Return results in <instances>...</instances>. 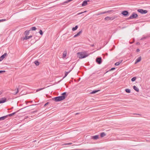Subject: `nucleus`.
Returning <instances> with one entry per match:
<instances>
[{
	"instance_id": "36",
	"label": "nucleus",
	"mask_w": 150,
	"mask_h": 150,
	"mask_svg": "<svg viewBox=\"0 0 150 150\" xmlns=\"http://www.w3.org/2000/svg\"><path fill=\"white\" fill-rule=\"evenodd\" d=\"M5 72V71L1 70V71H0V73H3V72Z\"/></svg>"
},
{
	"instance_id": "33",
	"label": "nucleus",
	"mask_w": 150,
	"mask_h": 150,
	"mask_svg": "<svg viewBox=\"0 0 150 150\" xmlns=\"http://www.w3.org/2000/svg\"><path fill=\"white\" fill-rule=\"evenodd\" d=\"M6 20H7L6 19L0 20V22H1L4 21H6Z\"/></svg>"
},
{
	"instance_id": "9",
	"label": "nucleus",
	"mask_w": 150,
	"mask_h": 150,
	"mask_svg": "<svg viewBox=\"0 0 150 150\" xmlns=\"http://www.w3.org/2000/svg\"><path fill=\"white\" fill-rule=\"evenodd\" d=\"M32 37V35H30V36H25V37H24L23 38V40H28V39H29L30 38H31Z\"/></svg>"
},
{
	"instance_id": "12",
	"label": "nucleus",
	"mask_w": 150,
	"mask_h": 150,
	"mask_svg": "<svg viewBox=\"0 0 150 150\" xmlns=\"http://www.w3.org/2000/svg\"><path fill=\"white\" fill-rule=\"evenodd\" d=\"M8 116V115H6V116H4L0 117V120H4Z\"/></svg>"
},
{
	"instance_id": "11",
	"label": "nucleus",
	"mask_w": 150,
	"mask_h": 150,
	"mask_svg": "<svg viewBox=\"0 0 150 150\" xmlns=\"http://www.w3.org/2000/svg\"><path fill=\"white\" fill-rule=\"evenodd\" d=\"M141 60V57H139L137 59L135 62V64H136L137 63H138L140 62Z\"/></svg>"
},
{
	"instance_id": "19",
	"label": "nucleus",
	"mask_w": 150,
	"mask_h": 150,
	"mask_svg": "<svg viewBox=\"0 0 150 150\" xmlns=\"http://www.w3.org/2000/svg\"><path fill=\"white\" fill-rule=\"evenodd\" d=\"M7 55V54L6 53H5L4 54L2 55L1 57L3 59Z\"/></svg>"
},
{
	"instance_id": "24",
	"label": "nucleus",
	"mask_w": 150,
	"mask_h": 150,
	"mask_svg": "<svg viewBox=\"0 0 150 150\" xmlns=\"http://www.w3.org/2000/svg\"><path fill=\"white\" fill-rule=\"evenodd\" d=\"M78 27V25H76L74 27H73L72 28V30L73 31H75L77 30Z\"/></svg>"
},
{
	"instance_id": "35",
	"label": "nucleus",
	"mask_w": 150,
	"mask_h": 150,
	"mask_svg": "<svg viewBox=\"0 0 150 150\" xmlns=\"http://www.w3.org/2000/svg\"><path fill=\"white\" fill-rule=\"evenodd\" d=\"M71 143H65L64 144L65 145H70L71 144Z\"/></svg>"
},
{
	"instance_id": "14",
	"label": "nucleus",
	"mask_w": 150,
	"mask_h": 150,
	"mask_svg": "<svg viewBox=\"0 0 150 150\" xmlns=\"http://www.w3.org/2000/svg\"><path fill=\"white\" fill-rule=\"evenodd\" d=\"M67 54V51H65L64 52L63 55V58H65L66 57Z\"/></svg>"
},
{
	"instance_id": "32",
	"label": "nucleus",
	"mask_w": 150,
	"mask_h": 150,
	"mask_svg": "<svg viewBox=\"0 0 150 150\" xmlns=\"http://www.w3.org/2000/svg\"><path fill=\"white\" fill-rule=\"evenodd\" d=\"M39 33L41 35H42L43 34L42 31L41 30H40Z\"/></svg>"
},
{
	"instance_id": "15",
	"label": "nucleus",
	"mask_w": 150,
	"mask_h": 150,
	"mask_svg": "<svg viewBox=\"0 0 150 150\" xmlns=\"http://www.w3.org/2000/svg\"><path fill=\"white\" fill-rule=\"evenodd\" d=\"M134 89L136 91L138 92L139 91V89L136 86H133Z\"/></svg>"
},
{
	"instance_id": "45",
	"label": "nucleus",
	"mask_w": 150,
	"mask_h": 150,
	"mask_svg": "<svg viewBox=\"0 0 150 150\" xmlns=\"http://www.w3.org/2000/svg\"><path fill=\"white\" fill-rule=\"evenodd\" d=\"M37 112V111H33V113H35V112Z\"/></svg>"
},
{
	"instance_id": "37",
	"label": "nucleus",
	"mask_w": 150,
	"mask_h": 150,
	"mask_svg": "<svg viewBox=\"0 0 150 150\" xmlns=\"http://www.w3.org/2000/svg\"><path fill=\"white\" fill-rule=\"evenodd\" d=\"M66 92H64L62 94V95H63L62 96H64V95L66 94Z\"/></svg>"
},
{
	"instance_id": "40",
	"label": "nucleus",
	"mask_w": 150,
	"mask_h": 150,
	"mask_svg": "<svg viewBox=\"0 0 150 150\" xmlns=\"http://www.w3.org/2000/svg\"><path fill=\"white\" fill-rule=\"evenodd\" d=\"M115 69V68L113 67V68H112L110 70H114Z\"/></svg>"
},
{
	"instance_id": "21",
	"label": "nucleus",
	"mask_w": 150,
	"mask_h": 150,
	"mask_svg": "<svg viewBox=\"0 0 150 150\" xmlns=\"http://www.w3.org/2000/svg\"><path fill=\"white\" fill-rule=\"evenodd\" d=\"M110 11H105V12H100L98 15H101V14H103L105 13H109V12H110Z\"/></svg>"
},
{
	"instance_id": "20",
	"label": "nucleus",
	"mask_w": 150,
	"mask_h": 150,
	"mask_svg": "<svg viewBox=\"0 0 150 150\" xmlns=\"http://www.w3.org/2000/svg\"><path fill=\"white\" fill-rule=\"evenodd\" d=\"M122 60L120 62H117L115 63V66H118L122 62Z\"/></svg>"
},
{
	"instance_id": "44",
	"label": "nucleus",
	"mask_w": 150,
	"mask_h": 150,
	"mask_svg": "<svg viewBox=\"0 0 150 150\" xmlns=\"http://www.w3.org/2000/svg\"><path fill=\"white\" fill-rule=\"evenodd\" d=\"M71 71V70H70L68 72H69V73Z\"/></svg>"
},
{
	"instance_id": "6",
	"label": "nucleus",
	"mask_w": 150,
	"mask_h": 150,
	"mask_svg": "<svg viewBox=\"0 0 150 150\" xmlns=\"http://www.w3.org/2000/svg\"><path fill=\"white\" fill-rule=\"evenodd\" d=\"M89 0H85L83 1L82 4V6H84L88 4L87 2H89Z\"/></svg>"
},
{
	"instance_id": "29",
	"label": "nucleus",
	"mask_w": 150,
	"mask_h": 150,
	"mask_svg": "<svg viewBox=\"0 0 150 150\" xmlns=\"http://www.w3.org/2000/svg\"><path fill=\"white\" fill-rule=\"evenodd\" d=\"M136 77H134L131 79V81H134L136 80Z\"/></svg>"
},
{
	"instance_id": "31",
	"label": "nucleus",
	"mask_w": 150,
	"mask_h": 150,
	"mask_svg": "<svg viewBox=\"0 0 150 150\" xmlns=\"http://www.w3.org/2000/svg\"><path fill=\"white\" fill-rule=\"evenodd\" d=\"M69 74V72H65V76L63 78H64L65 77H66L68 75V74Z\"/></svg>"
},
{
	"instance_id": "47",
	"label": "nucleus",
	"mask_w": 150,
	"mask_h": 150,
	"mask_svg": "<svg viewBox=\"0 0 150 150\" xmlns=\"http://www.w3.org/2000/svg\"><path fill=\"white\" fill-rule=\"evenodd\" d=\"M32 102V101H30V102Z\"/></svg>"
},
{
	"instance_id": "16",
	"label": "nucleus",
	"mask_w": 150,
	"mask_h": 150,
	"mask_svg": "<svg viewBox=\"0 0 150 150\" xmlns=\"http://www.w3.org/2000/svg\"><path fill=\"white\" fill-rule=\"evenodd\" d=\"M92 138L94 139H98L99 137L98 135H96L92 137Z\"/></svg>"
},
{
	"instance_id": "38",
	"label": "nucleus",
	"mask_w": 150,
	"mask_h": 150,
	"mask_svg": "<svg viewBox=\"0 0 150 150\" xmlns=\"http://www.w3.org/2000/svg\"><path fill=\"white\" fill-rule=\"evenodd\" d=\"M140 51V50L139 49H137L136 50V52H138Z\"/></svg>"
},
{
	"instance_id": "8",
	"label": "nucleus",
	"mask_w": 150,
	"mask_h": 150,
	"mask_svg": "<svg viewBox=\"0 0 150 150\" xmlns=\"http://www.w3.org/2000/svg\"><path fill=\"white\" fill-rule=\"evenodd\" d=\"M7 100L6 98H2L0 99V103H3L5 102Z\"/></svg>"
},
{
	"instance_id": "2",
	"label": "nucleus",
	"mask_w": 150,
	"mask_h": 150,
	"mask_svg": "<svg viewBox=\"0 0 150 150\" xmlns=\"http://www.w3.org/2000/svg\"><path fill=\"white\" fill-rule=\"evenodd\" d=\"M66 97L64 96H61L52 98V100L56 102L59 101L64 99Z\"/></svg>"
},
{
	"instance_id": "1",
	"label": "nucleus",
	"mask_w": 150,
	"mask_h": 150,
	"mask_svg": "<svg viewBox=\"0 0 150 150\" xmlns=\"http://www.w3.org/2000/svg\"><path fill=\"white\" fill-rule=\"evenodd\" d=\"M77 55V57L80 59L85 58L88 56L86 52H78Z\"/></svg>"
},
{
	"instance_id": "10",
	"label": "nucleus",
	"mask_w": 150,
	"mask_h": 150,
	"mask_svg": "<svg viewBox=\"0 0 150 150\" xmlns=\"http://www.w3.org/2000/svg\"><path fill=\"white\" fill-rule=\"evenodd\" d=\"M114 19V18H113L112 17H110L107 16V17H106L104 19L105 20H112Z\"/></svg>"
},
{
	"instance_id": "26",
	"label": "nucleus",
	"mask_w": 150,
	"mask_h": 150,
	"mask_svg": "<svg viewBox=\"0 0 150 150\" xmlns=\"http://www.w3.org/2000/svg\"><path fill=\"white\" fill-rule=\"evenodd\" d=\"M125 91L127 93H130V90L128 88L126 89H125Z\"/></svg>"
},
{
	"instance_id": "18",
	"label": "nucleus",
	"mask_w": 150,
	"mask_h": 150,
	"mask_svg": "<svg viewBox=\"0 0 150 150\" xmlns=\"http://www.w3.org/2000/svg\"><path fill=\"white\" fill-rule=\"evenodd\" d=\"M100 91V90L93 91L92 92H91L90 93H91V94L95 93H96L97 92H98Z\"/></svg>"
},
{
	"instance_id": "4",
	"label": "nucleus",
	"mask_w": 150,
	"mask_h": 150,
	"mask_svg": "<svg viewBox=\"0 0 150 150\" xmlns=\"http://www.w3.org/2000/svg\"><path fill=\"white\" fill-rule=\"evenodd\" d=\"M137 11L141 14H146L147 13V11L146 10H144L142 9H138Z\"/></svg>"
},
{
	"instance_id": "48",
	"label": "nucleus",
	"mask_w": 150,
	"mask_h": 150,
	"mask_svg": "<svg viewBox=\"0 0 150 150\" xmlns=\"http://www.w3.org/2000/svg\"><path fill=\"white\" fill-rule=\"evenodd\" d=\"M136 115H139V114H136Z\"/></svg>"
},
{
	"instance_id": "28",
	"label": "nucleus",
	"mask_w": 150,
	"mask_h": 150,
	"mask_svg": "<svg viewBox=\"0 0 150 150\" xmlns=\"http://www.w3.org/2000/svg\"><path fill=\"white\" fill-rule=\"evenodd\" d=\"M16 92L15 93H14L13 94L14 95H16L18 93V88H17L16 89Z\"/></svg>"
},
{
	"instance_id": "7",
	"label": "nucleus",
	"mask_w": 150,
	"mask_h": 150,
	"mask_svg": "<svg viewBox=\"0 0 150 150\" xmlns=\"http://www.w3.org/2000/svg\"><path fill=\"white\" fill-rule=\"evenodd\" d=\"M122 14L125 16H127L128 15L129 12L127 11H124L122 12Z\"/></svg>"
},
{
	"instance_id": "43",
	"label": "nucleus",
	"mask_w": 150,
	"mask_h": 150,
	"mask_svg": "<svg viewBox=\"0 0 150 150\" xmlns=\"http://www.w3.org/2000/svg\"><path fill=\"white\" fill-rule=\"evenodd\" d=\"M79 114V113H76L75 114V115H78Z\"/></svg>"
},
{
	"instance_id": "23",
	"label": "nucleus",
	"mask_w": 150,
	"mask_h": 150,
	"mask_svg": "<svg viewBox=\"0 0 150 150\" xmlns=\"http://www.w3.org/2000/svg\"><path fill=\"white\" fill-rule=\"evenodd\" d=\"M106 135V134L104 132H102L100 134V137H103Z\"/></svg>"
},
{
	"instance_id": "17",
	"label": "nucleus",
	"mask_w": 150,
	"mask_h": 150,
	"mask_svg": "<svg viewBox=\"0 0 150 150\" xmlns=\"http://www.w3.org/2000/svg\"><path fill=\"white\" fill-rule=\"evenodd\" d=\"M82 33V31H80L79 32L76 34L74 36V38H75L77 36H78L81 33Z\"/></svg>"
},
{
	"instance_id": "42",
	"label": "nucleus",
	"mask_w": 150,
	"mask_h": 150,
	"mask_svg": "<svg viewBox=\"0 0 150 150\" xmlns=\"http://www.w3.org/2000/svg\"><path fill=\"white\" fill-rule=\"evenodd\" d=\"M48 104V103H47L45 105V106H46Z\"/></svg>"
},
{
	"instance_id": "46",
	"label": "nucleus",
	"mask_w": 150,
	"mask_h": 150,
	"mask_svg": "<svg viewBox=\"0 0 150 150\" xmlns=\"http://www.w3.org/2000/svg\"><path fill=\"white\" fill-rule=\"evenodd\" d=\"M94 46V45H91V46H92V47H93V46Z\"/></svg>"
},
{
	"instance_id": "27",
	"label": "nucleus",
	"mask_w": 150,
	"mask_h": 150,
	"mask_svg": "<svg viewBox=\"0 0 150 150\" xmlns=\"http://www.w3.org/2000/svg\"><path fill=\"white\" fill-rule=\"evenodd\" d=\"M31 29L32 30H35L36 29V28L35 27H33L31 28Z\"/></svg>"
},
{
	"instance_id": "41",
	"label": "nucleus",
	"mask_w": 150,
	"mask_h": 150,
	"mask_svg": "<svg viewBox=\"0 0 150 150\" xmlns=\"http://www.w3.org/2000/svg\"><path fill=\"white\" fill-rule=\"evenodd\" d=\"M3 59L1 57H0V62L2 61Z\"/></svg>"
},
{
	"instance_id": "39",
	"label": "nucleus",
	"mask_w": 150,
	"mask_h": 150,
	"mask_svg": "<svg viewBox=\"0 0 150 150\" xmlns=\"http://www.w3.org/2000/svg\"><path fill=\"white\" fill-rule=\"evenodd\" d=\"M146 38V37H143L141 39V40H143L145 39Z\"/></svg>"
},
{
	"instance_id": "22",
	"label": "nucleus",
	"mask_w": 150,
	"mask_h": 150,
	"mask_svg": "<svg viewBox=\"0 0 150 150\" xmlns=\"http://www.w3.org/2000/svg\"><path fill=\"white\" fill-rule=\"evenodd\" d=\"M18 112V111H17V112H13L11 114L8 115V116H13V115H14L15 114Z\"/></svg>"
},
{
	"instance_id": "25",
	"label": "nucleus",
	"mask_w": 150,
	"mask_h": 150,
	"mask_svg": "<svg viewBox=\"0 0 150 150\" xmlns=\"http://www.w3.org/2000/svg\"><path fill=\"white\" fill-rule=\"evenodd\" d=\"M34 63L36 65L38 66L39 65V63L37 61H35L34 62Z\"/></svg>"
},
{
	"instance_id": "3",
	"label": "nucleus",
	"mask_w": 150,
	"mask_h": 150,
	"mask_svg": "<svg viewBox=\"0 0 150 150\" xmlns=\"http://www.w3.org/2000/svg\"><path fill=\"white\" fill-rule=\"evenodd\" d=\"M138 17V15L137 14L135 13H133L132 15H131L128 18V19H133L134 18H136Z\"/></svg>"
},
{
	"instance_id": "5",
	"label": "nucleus",
	"mask_w": 150,
	"mask_h": 150,
	"mask_svg": "<svg viewBox=\"0 0 150 150\" xmlns=\"http://www.w3.org/2000/svg\"><path fill=\"white\" fill-rule=\"evenodd\" d=\"M96 62L99 64H100L102 62V59L100 57H98L96 59Z\"/></svg>"
},
{
	"instance_id": "13",
	"label": "nucleus",
	"mask_w": 150,
	"mask_h": 150,
	"mask_svg": "<svg viewBox=\"0 0 150 150\" xmlns=\"http://www.w3.org/2000/svg\"><path fill=\"white\" fill-rule=\"evenodd\" d=\"M29 30H26L24 32V35L25 36H28L29 34Z\"/></svg>"
},
{
	"instance_id": "30",
	"label": "nucleus",
	"mask_w": 150,
	"mask_h": 150,
	"mask_svg": "<svg viewBox=\"0 0 150 150\" xmlns=\"http://www.w3.org/2000/svg\"><path fill=\"white\" fill-rule=\"evenodd\" d=\"M44 88H39V89H37V90H36V91L37 92H38V91H40L42 90Z\"/></svg>"
},
{
	"instance_id": "34",
	"label": "nucleus",
	"mask_w": 150,
	"mask_h": 150,
	"mask_svg": "<svg viewBox=\"0 0 150 150\" xmlns=\"http://www.w3.org/2000/svg\"><path fill=\"white\" fill-rule=\"evenodd\" d=\"M86 11H83V12H81V13H78V15H80V14H82V13H85V12H86Z\"/></svg>"
}]
</instances>
